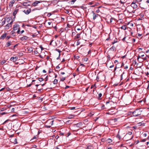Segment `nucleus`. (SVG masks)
<instances>
[{
	"label": "nucleus",
	"mask_w": 149,
	"mask_h": 149,
	"mask_svg": "<svg viewBox=\"0 0 149 149\" xmlns=\"http://www.w3.org/2000/svg\"><path fill=\"white\" fill-rule=\"evenodd\" d=\"M142 111L140 109H137L133 112L132 114L134 116H137L141 115Z\"/></svg>",
	"instance_id": "nucleus-1"
},
{
	"label": "nucleus",
	"mask_w": 149,
	"mask_h": 149,
	"mask_svg": "<svg viewBox=\"0 0 149 149\" xmlns=\"http://www.w3.org/2000/svg\"><path fill=\"white\" fill-rule=\"evenodd\" d=\"M15 0H12L9 2V6L10 7H11L13 6V4L15 3Z\"/></svg>",
	"instance_id": "nucleus-2"
},
{
	"label": "nucleus",
	"mask_w": 149,
	"mask_h": 149,
	"mask_svg": "<svg viewBox=\"0 0 149 149\" xmlns=\"http://www.w3.org/2000/svg\"><path fill=\"white\" fill-rule=\"evenodd\" d=\"M19 28V25L17 24H16L14 25L13 29L14 30H16Z\"/></svg>",
	"instance_id": "nucleus-3"
},
{
	"label": "nucleus",
	"mask_w": 149,
	"mask_h": 149,
	"mask_svg": "<svg viewBox=\"0 0 149 149\" xmlns=\"http://www.w3.org/2000/svg\"><path fill=\"white\" fill-rule=\"evenodd\" d=\"M17 59L18 57L17 56H16L15 57H12L10 59V60L13 62L17 60Z\"/></svg>",
	"instance_id": "nucleus-4"
},
{
	"label": "nucleus",
	"mask_w": 149,
	"mask_h": 149,
	"mask_svg": "<svg viewBox=\"0 0 149 149\" xmlns=\"http://www.w3.org/2000/svg\"><path fill=\"white\" fill-rule=\"evenodd\" d=\"M92 12L93 13V19L94 20H95L97 17H98L99 16V15L98 14H95L93 11Z\"/></svg>",
	"instance_id": "nucleus-5"
},
{
	"label": "nucleus",
	"mask_w": 149,
	"mask_h": 149,
	"mask_svg": "<svg viewBox=\"0 0 149 149\" xmlns=\"http://www.w3.org/2000/svg\"><path fill=\"white\" fill-rule=\"evenodd\" d=\"M83 125V123L82 122H79L75 125L76 127H80L82 126Z\"/></svg>",
	"instance_id": "nucleus-6"
},
{
	"label": "nucleus",
	"mask_w": 149,
	"mask_h": 149,
	"mask_svg": "<svg viewBox=\"0 0 149 149\" xmlns=\"http://www.w3.org/2000/svg\"><path fill=\"white\" fill-rule=\"evenodd\" d=\"M31 10L30 9H29L28 10H24L23 12L26 14L28 15L31 12Z\"/></svg>",
	"instance_id": "nucleus-7"
},
{
	"label": "nucleus",
	"mask_w": 149,
	"mask_h": 149,
	"mask_svg": "<svg viewBox=\"0 0 149 149\" xmlns=\"http://www.w3.org/2000/svg\"><path fill=\"white\" fill-rule=\"evenodd\" d=\"M131 6L134 8H136L137 7V5L133 2L131 4Z\"/></svg>",
	"instance_id": "nucleus-8"
},
{
	"label": "nucleus",
	"mask_w": 149,
	"mask_h": 149,
	"mask_svg": "<svg viewBox=\"0 0 149 149\" xmlns=\"http://www.w3.org/2000/svg\"><path fill=\"white\" fill-rule=\"evenodd\" d=\"M28 38V37H27V36H24L22 38H20V40H26Z\"/></svg>",
	"instance_id": "nucleus-9"
},
{
	"label": "nucleus",
	"mask_w": 149,
	"mask_h": 149,
	"mask_svg": "<svg viewBox=\"0 0 149 149\" xmlns=\"http://www.w3.org/2000/svg\"><path fill=\"white\" fill-rule=\"evenodd\" d=\"M40 3V2L39 1H36L32 4V5L33 6H37V5L38 3Z\"/></svg>",
	"instance_id": "nucleus-10"
},
{
	"label": "nucleus",
	"mask_w": 149,
	"mask_h": 149,
	"mask_svg": "<svg viewBox=\"0 0 149 149\" xmlns=\"http://www.w3.org/2000/svg\"><path fill=\"white\" fill-rule=\"evenodd\" d=\"M93 147L91 145H88L87 146L86 149H93Z\"/></svg>",
	"instance_id": "nucleus-11"
},
{
	"label": "nucleus",
	"mask_w": 149,
	"mask_h": 149,
	"mask_svg": "<svg viewBox=\"0 0 149 149\" xmlns=\"http://www.w3.org/2000/svg\"><path fill=\"white\" fill-rule=\"evenodd\" d=\"M6 33H5L3 34L1 37V39H3L6 36Z\"/></svg>",
	"instance_id": "nucleus-12"
},
{
	"label": "nucleus",
	"mask_w": 149,
	"mask_h": 149,
	"mask_svg": "<svg viewBox=\"0 0 149 149\" xmlns=\"http://www.w3.org/2000/svg\"><path fill=\"white\" fill-rule=\"evenodd\" d=\"M18 9H16L15 10L14 12L13 13V15L14 16H15V15L17 13V12H18Z\"/></svg>",
	"instance_id": "nucleus-13"
},
{
	"label": "nucleus",
	"mask_w": 149,
	"mask_h": 149,
	"mask_svg": "<svg viewBox=\"0 0 149 149\" xmlns=\"http://www.w3.org/2000/svg\"><path fill=\"white\" fill-rule=\"evenodd\" d=\"M115 47L113 46L110 49V50L112 51L114 50Z\"/></svg>",
	"instance_id": "nucleus-14"
},
{
	"label": "nucleus",
	"mask_w": 149,
	"mask_h": 149,
	"mask_svg": "<svg viewBox=\"0 0 149 149\" xmlns=\"http://www.w3.org/2000/svg\"><path fill=\"white\" fill-rule=\"evenodd\" d=\"M12 142L13 143L15 144L17 143L16 139H14V141H12Z\"/></svg>",
	"instance_id": "nucleus-15"
},
{
	"label": "nucleus",
	"mask_w": 149,
	"mask_h": 149,
	"mask_svg": "<svg viewBox=\"0 0 149 149\" xmlns=\"http://www.w3.org/2000/svg\"><path fill=\"white\" fill-rule=\"evenodd\" d=\"M57 80L56 79H54L53 81V84H56L57 83Z\"/></svg>",
	"instance_id": "nucleus-16"
},
{
	"label": "nucleus",
	"mask_w": 149,
	"mask_h": 149,
	"mask_svg": "<svg viewBox=\"0 0 149 149\" xmlns=\"http://www.w3.org/2000/svg\"><path fill=\"white\" fill-rule=\"evenodd\" d=\"M11 23H8V24L6 25V27H11Z\"/></svg>",
	"instance_id": "nucleus-17"
},
{
	"label": "nucleus",
	"mask_w": 149,
	"mask_h": 149,
	"mask_svg": "<svg viewBox=\"0 0 149 149\" xmlns=\"http://www.w3.org/2000/svg\"><path fill=\"white\" fill-rule=\"evenodd\" d=\"M74 115H70L68 116V118L69 119H70V118H72V117H74Z\"/></svg>",
	"instance_id": "nucleus-18"
},
{
	"label": "nucleus",
	"mask_w": 149,
	"mask_h": 149,
	"mask_svg": "<svg viewBox=\"0 0 149 149\" xmlns=\"http://www.w3.org/2000/svg\"><path fill=\"white\" fill-rule=\"evenodd\" d=\"M27 2H24L23 3V5L24 6H26L27 5L29 6V4H27Z\"/></svg>",
	"instance_id": "nucleus-19"
},
{
	"label": "nucleus",
	"mask_w": 149,
	"mask_h": 149,
	"mask_svg": "<svg viewBox=\"0 0 149 149\" xmlns=\"http://www.w3.org/2000/svg\"><path fill=\"white\" fill-rule=\"evenodd\" d=\"M107 141L108 143H110L112 142L111 139H109Z\"/></svg>",
	"instance_id": "nucleus-20"
},
{
	"label": "nucleus",
	"mask_w": 149,
	"mask_h": 149,
	"mask_svg": "<svg viewBox=\"0 0 149 149\" xmlns=\"http://www.w3.org/2000/svg\"><path fill=\"white\" fill-rule=\"evenodd\" d=\"M121 28L122 29H123L124 30H125L126 29V28L125 26H122L121 27Z\"/></svg>",
	"instance_id": "nucleus-21"
},
{
	"label": "nucleus",
	"mask_w": 149,
	"mask_h": 149,
	"mask_svg": "<svg viewBox=\"0 0 149 149\" xmlns=\"http://www.w3.org/2000/svg\"><path fill=\"white\" fill-rule=\"evenodd\" d=\"M6 61L5 60L2 61H1V64H3L4 63H6Z\"/></svg>",
	"instance_id": "nucleus-22"
},
{
	"label": "nucleus",
	"mask_w": 149,
	"mask_h": 149,
	"mask_svg": "<svg viewBox=\"0 0 149 149\" xmlns=\"http://www.w3.org/2000/svg\"><path fill=\"white\" fill-rule=\"evenodd\" d=\"M39 80L40 81H42L43 80V79L42 78H39Z\"/></svg>",
	"instance_id": "nucleus-23"
},
{
	"label": "nucleus",
	"mask_w": 149,
	"mask_h": 149,
	"mask_svg": "<svg viewBox=\"0 0 149 149\" xmlns=\"http://www.w3.org/2000/svg\"><path fill=\"white\" fill-rule=\"evenodd\" d=\"M7 45L8 46H9L11 45V43L10 42H8L6 43Z\"/></svg>",
	"instance_id": "nucleus-24"
},
{
	"label": "nucleus",
	"mask_w": 149,
	"mask_h": 149,
	"mask_svg": "<svg viewBox=\"0 0 149 149\" xmlns=\"http://www.w3.org/2000/svg\"><path fill=\"white\" fill-rule=\"evenodd\" d=\"M132 132H128V134H126V136H127V134H129V135H132Z\"/></svg>",
	"instance_id": "nucleus-25"
},
{
	"label": "nucleus",
	"mask_w": 149,
	"mask_h": 149,
	"mask_svg": "<svg viewBox=\"0 0 149 149\" xmlns=\"http://www.w3.org/2000/svg\"><path fill=\"white\" fill-rule=\"evenodd\" d=\"M88 60V58H85L84 59V61H87Z\"/></svg>",
	"instance_id": "nucleus-26"
},
{
	"label": "nucleus",
	"mask_w": 149,
	"mask_h": 149,
	"mask_svg": "<svg viewBox=\"0 0 149 149\" xmlns=\"http://www.w3.org/2000/svg\"><path fill=\"white\" fill-rule=\"evenodd\" d=\"M5 19L4 20H3L2 22V25H3L5 24Z\"/></svg>",
	"instance_id": "nucleus-27"
},
{
	"label": "nucleus",
	"mask_w": 149,
	"mask_h": 149,
	"mask_svg": "<svg viewBox=\"0 0 149 149\" xmlns=\"http://www.w3.org/2000/svg\"><path fill=\"white\" fill-rule=\"evenodd\" d=\"M117 137L119 139H120V136L119 134H118L117 135Z\"/></svg>",
	"instance_id": "nucleus-28"
},
{
	"label": "nucleus",
	"mask_w": 149,
	"mask_h": 149,
	"mask_svg": "<svg viewBox=\"0 0 149 149\" xmlns=\"http://www.w3.org/2000/svg\"><path fill=\"white\" fill-rule=\"evenodd\" d=\"M56 51H58L59 53V54H60V53L61 52V51L59 49H56Z\"/></svg>",
	"instance_id": "nucleus-29"
},
{
	"label": "nucleus",
	"mask_w": 149,
	"mask_h": 149,
	"mask_svg": "<svg viewBox=\"0 0 149 149\" xmlns=\"http://www.w3.org/2000/svg\"><path fill=\"white\" fill-rule=\"evenodd\" d=\"M65 79V78L64 77H62L61 79V80L62 81H63Z\"/></svg>",
	"instance_id": "nucleus-30"
},
{
	"label": "nucleus",
	"mask_w": 149,
	"mask_h": 149,
	"mask_svg": "<svg viewBox=\"0 0 149 149\" xmlns=\"http://www.w3.org/2000/svg\"><path fill=\"white\" fill-rule=\"evenodd\" d=\"M80 34H78L77 35V38H79V37H80Z\"/></svg>",
	"instance_id": "nucleus-31"
},
{
	"label": "nucleus",
	"mask_w": 149,
	"mask_h": 149,
	"mask_svg": "<svg viewBox=\"0 0 149 149\" xmlns=\"http://www.w3.org/2000/svg\"><path fill=\"white\" fill-rule=\"evenodd\" d=\"M34 53L35 54H37L38 53V52L37 51H35L34 52Z\"/></svg>",
	"instance_id": "nucleus-32"
},
{
	"label": "nucleus",
	"mask_w": 149,
	"mask_h": 149,
	"mask_svg": "<svg viewBox=\"0 0 149 149\" xmlns=\"http://www.w3.org/2000/svg\"><path fill=\"white\" fill-rule=\"evenodd\" d=\"M14 33L15 32H14V31H12L10 33L12 35H13Z\"/></svg>",
	"instance_id": "nucleus-33"
},
{
	"label": "nucleus",
	"mask_w": 149,
	"mask_h": 149,
	"mask_svg": "<svg viewBox=\"0 0 149 149\" xmlns=\"http://www.w3.org/2000/svg\"><path fill=\"white\" fill-rule=\"evenodd\" d=\"M6 20L7 21V22H8L10 20V19L9 18H8L6 19Z\"/></svg>",
	"instance_id": "nucleus-34"
},
{
	"label": "nucleus",
	"mask_w": 149,
	"mask_h": 149,
	"mask_svg": "<svg viewBox=\"0 0 149 149\" xmlns=\"http://www.w3.org/2000/svg\"><path fill=\"white\" fill-rule=\"evenodd\" d=\"M20 31V30L19 29H18V31H17V33H19Z\"/></svg>",
	"instance_id": "nucleus-35"
},
{
	"label": "nucleus",
	"mask_w": 149,
	"mask_h": 149,
	"mask_svg": "<svg viewBox=\"0 0 149 149\" xmlns=\"http://www.w3.org/2000/svg\"><path fill=\"white\" fill-rule=\"evenodd\" d=\"M60 54H59V55H58V56L57 58L56 59L57 60L58 59H59L60 57Z\"/></svg>",
	"instance_id": "nucleus-36"
},
{
	"label": "nucleus",
	"mask_w": 149,
	"mask_h": 149,
	"mask_svg": "<svg viewBox=\"0 0 149 149\" xmlns=\"http://www.w3.org/2000/svg\"><path fill=\"white\" fill-rule=\"evenodd\" d=\"M124 72H123V74H121V80H122V79H123V78H122V76H123V74H124Z\"/></svg>",
	"instance_id": "nucleus-37"
},
{
	"label": "nucleus",
	"mask_w": 149,
	"mask_h": 149,
	"mask_svg": "<svg viewBox=\"0 0 149 149\" xmlns=\"http://www.w3.org/2000/svg\"><path fill=\"white\" fill-rule=\"evenodd\" d=\"M102 96V94L101 93H100L99 95V97H101Z\"/></svg>",
	"instance_id": "nucleus-38"
},
{
	"label": "nucleus",
	"mask_w": 149,
	"mask_h": 149,
	"mask_svg": "<svg viewBox=\"0 0 149 149\" xmlns=\"http://www.w3.org/2000/svg\"><path fill=\"white\" fill-rule=\"evenodd\" d=\"M75 109V107H72L70 109H71V110H73V109Z\"/></svg>",
	"instance_id": "nucleus-39"
},
{
	"label": "nucleus",
	"mask_w": 149,
	"mask_h": 149,
	"mask_svg": "<svg viewBox=\"0 0 149 149\" xmlns=\"http://www.w3.org/2000/svg\"><path fill=\"white\" fill-rule=\"evenodd\" d=\"M112 22V18H111L110 20V22L111 23V22Z\"/></svg>",
	"instance_id": "nucleus-40"
},
{
	"label": "nucleus",
	"mask_w": 149,
	"mask_h": 149,
	"mask_svg": "<svg viewBox=\"0 0 149 149\" xmlns=\"http://www.w3.org/2000/svg\"><path fill=\"white\" fill-rule=\"evenodd\" d=\"M40 47L41 48V51H42L43 49V48L41 46H40Z\"/></svg>",
	"instance_id": "nucleus-41"
},
{
	"label": "nucleus",
	"mask_w": 149,
	"mask_h": 149,
	"mask_svg": "<svg viewBox=\"0 0 149 149\" xmlns=\"http://www.w3.org/2000/svg\"><path fill=\"white\" fill-rule=\"evenodd\" d=\"M114 66V65H112L110 66L109 68H113Z\"/></svg>",
	"instance_id": "nucleus-42"
},
{
	"label": "nucleus",
	"mask_w": 149,
	"mask_h": 149,
	"mask_svg": "<svg viewBox=\"0 0 149 149\" xmlns=\"http://www.w3.org/2000/svg\"><path fill=\"white\" fill-rule=\"evenodd\" d=\"M6 113L5 112H2V113H1V114L2 115H3V114H6Z\"/></svg>",
	"instance_id": "nucleus-43"
},
{
	"label": "nucleus",
	"mask_w": 149,
	"mask_h": 149,
	"mask_svg": "<svg viewBox=\"0 0 149 149\" xmlns=\"http://www.w3.org/2000/svg\"><path fill=\"white\" fill-rule=\"evenodd\" d=\"M36 138V136H34L33 139H31V140H33V139H35Z\"/></svg>",
	"instance_id": "nucleus-44"
},
{
	"label": "nucleus",
	"mask_w": 149,
	"mask_h": 149,
	"mask_svg": "<svg viewBox=\"0 0 149 149\" xmlns=\"http://www.w3.org/2000/svg\"><path fill=\"white\" fill-rule=\"evenodd\" d=\"M60 68V67L58 65L56 67V68L57 69H58Z\"/></svg>",
	"instance_id": "nucleus-45"
},
{
	"label": "nucleus",
	"mask_w": 149,
	"mask_h": 149,
	"mask_svg": "<svg viewBox=\"0 0 149 149\" xmlns=\"http://www.w3.org/2000/svg\"><path fill=\"white\" fill-rule=\"evenodd\" d=\"M126 37H124L122 39V40L123 41H124L125 40V39Z\"/></svg>",
	"instance_id": "nucleus-46"
},
{
	"label": "nucleus",
	"mask_w": 149,
	"mask_h": 149,
	"mask_svg": "<svg viewBox=\"0 0 149 149\" xmlns=\"http://www.w3.org/2000/svg\"><path fill=\"white\" fill-rule=\"evenodd\" d=\"M76 0H72L71 1L74 3L76 1Z\"/></svg>",
	"instance_id": "nucleus-47"
},
{
	"label": "nucleus",
	"mask_w": 149,
	"mask_h": 149,
	"mask_svg": "<svg viewBox=\"0 0 149 149\" xmlns=\"http://www.w3.org/2000/svg\"><path fill=\"white\" fill-rule=\"evenodd\" d=\"M14 111V108H13L12 109H11V111Z\"/></svg>",
	"instance_id": "nucleus-48"
},
{
	"label": "nucleus",
	"mask_w": 149,
	"mask_h": 149,
	"mask_svg": "<svg viewBox=\"0 0 149 149\" xmlns=\"http://www.w3.org/2000/svg\"><path fill=\"white\" fill-rule=\"evenodd\" d=\"M46 126L47 127H48V128H50L51 127L50 125H49V126L46 125Z\"/></svg>",
	"instance_id": "nucleus-49"
},
{
	"label": "nucleus",
	"mask_w": 149,
	"mask_h": 149,
	"mask_svg": "<svg viewBox=\"0 0 149 149\" xmlns=\"http://www.w3.org/2000/svg\"><path fill=\"white\" fill-rule=\"evenodd\" d=\"M135 41V39L134 38H133V42H134Z\"/></svg>",
	"instance_id": "nucleus-50"
},
{
	"label": "nucleus",
	"mask_w": 149,
	"mask_h": 149,
	"mask_svg": "<svg viewBox=\"0 0 149 149\" xmlns=\"http://www.w3.org/2000/svg\"><path fill=\"white\" fill-rule=\"evenodd\" d=\"M53 122H54V120H52L51 122V125H53Z\"/></svg>",
	"instance_id": "nucleus-51"
},
{
	"label": "nucleus",
	"mask_w": 149,
	"mask_h": 149,
	"mask_svg": "<svg viewBox=\"0 0 149 149\" xmlns=\"http://www.w3.org/2000/svg\"><path fill=\"white\" fill-rule=\"evenodd\" d=\"M42 72L44 73H46V71L45 70H43Z\"/></svg>",
	"instance_id": "nucleus-52"
},
{
	"label": "nucleus",
	"mask_w": 149,
	"mask_h": 149,
	"mask_svg": "<svg viewBox=\"0 0 149 149\" xmlns=\"http://www.w3.org/2000/svg\"><path fill=\"white\" fill-rule=\"evenodd\" d=\"M8 120H6L4 122V123H3V124H5V123H6V122H7V121Z\"/></svg>",
	"instance_id": "nucleus-53"
},
{
	"label": "nucleus",
	"mask_w": 149,
	"mask_h": 149,
	"mask_svg": "<svg viewBox=\"0 0 149 149\" xmlns=\"http://www.w3.org/2000/svg\"><path fill=\"white\" fill-rule=\"evenodd\" d=\"M10 38V36H7V38L8 39H9V38Z\"/></svg>",
	"instance_id": "nucleus-54"
},
{
	"label": "nucleus",
	"mask_w": 149,
	"mask_h": 149,
	"mask_svg": "<svg viewBox=\"0 0 149 149\" xmlns=\"http://www.w3.org/2000/svg\"><path fill=\"white\" fill-rule=\"evenodd\" d=\"M69 86H66V87H65V89H66V88H69Z\"/></svg>",
	"instance_id": "nucleus-55"
},
{
	"label": "nucleus",
	"mask_w": 149,
	"mask_h": 149,
	"mask_svg": "<svg viewBox=\"0 0 149 149\" xmlns=\"http://www.w3.org/2000/svg\"><path fill=\"white\" fill-rule=\"evenodd\" d=\"M13 135H10V137H13Z\"/></svg>",
	"instance_id": "nucleus-56"
},
{
	"label": "nucleus",
	"mask_w": 149,
	"mask_h": 149,
	"mask_svg": "<svg viewBox=\"0 0 149 149\" xmlns=\"http://www.w3.org/2000/svg\"><path fill=\"white\" fill-rule=\"evenodd\" d=\"M13 22V20H12L11 21L10 23H11V24L12 25Z\"/></svg>",
	"instance_id": "nucleus-57"
},
{
	"label": "nucleus",
	"mask_w": 149,
	"mask_h": 149,
	"mask_svg": "<svg viewBox=\"0 0 149 149\" xmlns=\"http://www.w3.org/2000/svg\"><path fill=\"white\" fill-rule=\"evenodd\" d=\"M117 62H118V61H117V60H115V61H114V63H117Z\"/></svg>",
	"instance_id": "nucleus-58"
},
{
	"label": "nucleus",
	"mask_w": 149,
	"mask_h": 149,
	"mask_svg": "<svg viewBox=\"0 0 149 149\" xmlns=\"http://www.w3.org/2000/svg\"><path fill=\"white\" fill-rule=\"evenodd\" d=\"M24 32V30H22L21 31V33H23Z\"/></svg>",
	"instance_id": "nucleus-59"
},
{
	"label": "nucleus",
	"mask_w": 149,
	"mask_h": 149,
	"mask_svg": "<svg viewBox=\"0 0 149 149\" xmlns=\"http://www.w3.org/2000/svg\"><path fill=\"white\" fill-rule=\"evenodd\" d=\"M144 136H147V134L146 133L144 134Z\"/></svg>",
	"instance_id": "nucleus-60"
},
{
	"label": "nucleus",
	"mask_w": 149,
	"mask_h": 149,
	"mask_svg": "<svg viewBox=\"0 0 149 149\" xmlns=\"http://www.w3.org/2000/svg\"><path fill=\"white\" fill-rule=\"evenodd\" d=\"M146 2L147 3H149V0H148L146 1Z\"/></svg>",
	"instance_id": "nucleus-61"
},
{
	"label": "nucleus",
	"mask_w": 149,
	"mask_h": 149,
	"mask_svg": "<svg viewBox=\"0 0 149 149\" xmlns=\"http://www.w3.org/2000/svg\"><path fill=\"white\" fill-rule=\"evenodd\" d=\"M81 66H83V67L84 66V64H81Z\"/></svg>",
	"instance_id": "nucleus-62"
},
{
	"label": "nucleus",
	"mask_w": 149,
	"mask_h": 149,
	"mask_svg": "<svg viewBox=\"0 0 149 149\" xmlns=\"http://www.w3.org/2000/svg\"><path fill=\"white\" fill-rule=\"evenodd\" d=\"M48 24L49 25H50L51 24V23L50 22H48Z\"/></svg>",
	"instance_id": "nucleus-63"
},
{
	"label": "nucleus",
	"mask_w": 149,
	"mask_h": 149,
	"mask_svg": "<svg viewBox=\"0 0 149 149\" xmlns=\"http://www.w3.org/2000/svg\"><path fill=\"white\" fill-rule=\"evenodd\" d=\"M56 149H59V148L58 147H56Z\"/></svg>",
	"instance_id": "nucleus-64"
}]
</instances>
